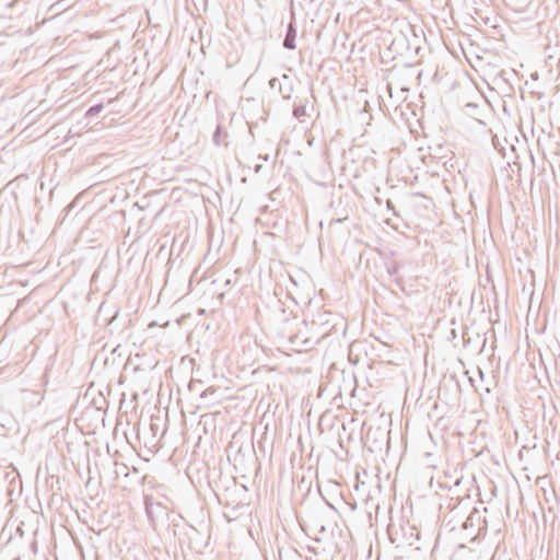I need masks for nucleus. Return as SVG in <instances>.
Here are the masks:
<instances>
[{"mask_svg": "<svg viewBox=\"0 0 560 560\" xmlns=\"http://www.w3.org/2000/svg\"><path fill=\"white\" fill-rule=\"evenodd\" d=\"M412 67L411 66H406L405 67V71L402 72H395L393 71L392 72V81L388 82L387 84V90L390 94V97H393V90L396 89V90H399V92L401 93V95L398 96V98L400 101H405L406 97H407V93L409 92V86L407 84V80L406 78L408 75L411 77V73H409L411 71Z\"/></svg>", "mask_w": 560, "mask_h": 560, "instance_id": "1", "label": "nucleus"}, {"mask_svg": "<svg viewBox=\"0 0 560 560\" xmlns=\"http://www.w3.org/2000/svg\"><path fill=\"white\" fill-rule=\"evenodd\" d=\"M39 315L40 330L48 331L52 327L56 317L61 315V310L59 308L57 303L49 301L39 311Z\"/></svg>", "mask_w": 560, "mask_h": 560, "instance_id": "2", "label": "nucleus"}, {"mask_svg": "<svg viewBox=\"0 0 560 560\" xmlns=\"http://www.w3.org/2000/svg\"><path fill=\"white\" fill-rule=\"evenodd\" d=\"M326 335H328V330L323 331L319 336L316 337H305L301 335V332H298L295 335H292L289 337V341L299 347L298 351H306L308 349H312L315 345L319 342L322 338H324Z\"/></svg>", "mask_w": 560, "mask_h": 560, "instance_id": "3", "label": "nucleus"}, {"mask_svg": "<svg viewBox=\"0 0 560 560\" xmlns=\"http://www.w3.org/2000/svg\"><path fill=\"white\" fill-rule=\"evenodd\" d=\"M145 512L152 523L155 522V517L159 515V513H167L165 506H163L161 503L154 504L150 498H145Z\"/></svg>", "mask_w": 560, "mask_h": 560, "instance_id": "4", "label": "nucleus"}, {"mask_svg": "<svg viewBox=\"0 0 560 560\" xmlns=\"http://www.w3.org/2000/svg\"><path fill=\"white\" fill-rule=\"evenodd\" d=\"M279 83V93L284 100H290L293 92L292 80L288 74H282Z\"/></svg>", "mask_w": 560, "mask_h": 560, "instance_id": "5", "label": "nucleus"}, {"mask_svg": "<svg viewBox=\"0 0 560 560\" xmlns=\"http://www.w3.org/2000/svg\"><path fill=\"white\" fill-rule=\"evenodd\" d=\"M296 28L293 23H289L287 34L283 40V47L287 49H295Z\"/></svg>", "mask_w": 560, "mask_h": 560, "instance_id": "6", "label": "nucleus"}, {"mask_svg": "<svg viewBox=\"0 0 560 560\" xmlns=\"http://www.w3.org/2000/svg\"><path fill=\"white\" fill-rule=\"evenodd\" d=\"M332 313L330 312H320L318 313V315L316 316V318H314L312 320V325L313 326H318V327H324V331L328 330V332L330 331V329L326 328V326H328L330 324V318L332 317Z\"/></svg>", "mask_w": 560, "mask_h": 560, "instance_id": "7", "label": "nucleus"}, {"mask_svg": "<svg viewBox=\"0 0 560 560\" xmlns=\"http://www.w3.org/2000/svg\"><path fill=\"white\" fill-rule=\"evenodd\" d=\"M201 398L207 400L209 405H215L220 401V396L218 395V388H214L212 386L206 388L202 394Z\"/></svg>", "mask_w": 560, "mask_h": 560, "instance_id": "8", "label": "nucleus"}, {"mask_svg": "<svg viewBox=\"0 0 560 560\" xmlns=\"http://www.w3.org/2000/svg\"><path fill=\"white\" fill-rule=\"evenodd\" d=\"M225 137H226V133L223 132L222 127L218 126L215 131H214V133H213V142L217 145L226 144L225 140H224Z\"/></svg>", "mask_w": 560, "mask_h": 560, "instance_id": "9", "label": "nucleus"}, {"mask_svg": "<svg viewBox=\"0 0 560 560\" xmlns=\"http://www.w3.org/2000/svg\"><path fill=\"white\" fill-rule=\"evenodd\" d=\"M62 411V407L61 406H54L51 412L49 413V417L44 425V428L50 425L51 423H54L56 421L57 418L60 417V413Z\"/></svg>", "mask_w": 560, "mask_h": 560, "instance_id": "10", "label": "nucleus"}, {"mask_svg": "<svg viewBox=\"0 0 560 560\" xmlns=\"http://www.w3.org/2000/svg\"><path fill=\"white\" fill-rule=\"evenodd\" d=\"M104 106L103 104H95L93 106H91L88 110H86V114L85 116L86 117H93V116H96L97 114H100L102 110H103Z\"/></svg>", "mask_w": 560, "mask_h": 560, "instance_id": "11", "label": "nucleus"}, {"mask_svg": "<svg viewBox=\"0 0 560 560\" xmlns=\"http://www.w3.org/2000/svg\"><path fill=\"white\" fill-rule=\"evenodd\" d=\"M305 115H306V108H305V106H304V105H299V106H295V107L293 108V116H294L295 118H299V119H300V118H302V117H303V116H305Z\"/></svg>", "mask_w": 560, "mask_h": 560, "instance_id": "12", "label": "nucleus"}, {"mask_svg": "<svg viewBox=\"0 0 560 560\" xmlns=\"http://www.w3.org/2000/svg\"><path fill=\"white\" fill-rule=\"evenodd\" d=\"M37 110H40V113H46L49 110V106L47 104L46 101H40L38 104H37Z\"/></svg>", "mask_w": 560, "mask_h": 560, "instance_id": "13", "label": "nucleus"}, {"mask_svg": "<svg viewBox=\"0 0 560 560\" xmlns=\"http://www.w3.org/2000/svg\"><path fill=\"white\" fill-rule=\"evenodd\" d=\"M279 83H281L280 79L278 78H272L270 81H269V85L271 89H278L279 90Z\"/></svg>", "mask_w": 560, "mask_h": 560, "instance_id": "14", "label": "nucleus"}, {"mask_svg": "<svg viewBox=\"0 0 560 560\" xmlns=\"http://www.w3.org/2000/svg\"><path fill=\"white\" fill-rule=\"evenodd\" d=\"M48 372H49V369L46 368L45 373L42 376V383H43L44 386L48 385Z\"/></svg>", "mask_w": 560, "mask_h": 560, "instance_id": "15", "label": "nucleus"}, {"mask_svg": "<svg viewBox=\"0 0 560 560\" xmlns=\"http://www.w3.org/2000/svg\"><path fill=\"white\" fill-rule=\"evenodd\" d=\"M30 547H31V549L33 550V552H35V540H33V541L30 544Z\"/></svg>", "mask_w": 560, "mask_h": 560, "instance_id": "16", "label": "nucleus"}, {"mask_svg": "<svg viewBox=\"0 0 560 560\" xmlns=\"http://www.w3.org/2000/svg\"><path fill=\"white\" fill-rule=\"evenodd\" d=\"M43 400H44V396L42 397V399L39 401H37V405L42 406L43 405Z\"/></svg>", "mask_w": 560, "mask_h": 560, "instance_id": "17", "label": "nucleus"}, {"mask_svg": "<svg viewBox=\"0 0 560 560\" xmlns=\"http://www.w3.org/2000/svg\"><path fill=\"white\" fill-rule=\"evenodd\" d=\"M21 535H23V530L22 528L19 526L18 529H16Z\"/></svg>", "mask_w": 560, "mask_h": 560, "instance_id": "18", "label": "nucleus"}]
</instances>
